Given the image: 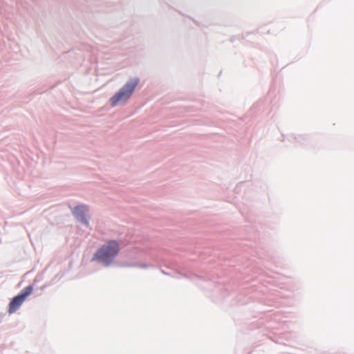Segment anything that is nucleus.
I'll return each instance as SVG.
<instances>
[{
	"mask_svg": "<svg viewBox=\"0 0 354 354\" xmlns=\"http://www.w3.org/2000/svg\"><path fill=\"white\" fill-rule=\"evenodd\" d=\"M120 252V243L118 241L111 240L101 246L93 256V261L99 260L109 264Z\"/></svg>",
	"mask_w": 354,
	"mask_h": 354,
	"instance_id": "f257e3e1",
	"label": "nucleus"
},
{
	"mask_svg": "<svg viewBox=\"0 0 354 354\" xmlns=\"http://www.w3.org/2000/svg\"><path fill=\"white\" fill-rule=\"evenodd\" d=\"M88 212V209L86 206H77L73 209V214L77 219L81 222L88 224V221L86 218V214Z\"/></svg>",
	"mask_w": 354,
	"mask_h": 354,
	"instance_id": "20e7f679",
	"label": "nucleus"
},
{
	"mask_svg": "<svg viewBox=\"0 0 354 354\" xmlns=\"http://www.w3.org/2000/svg\"><path fill=\"white\" fill-rule=\"evenodd\" d=\"M33 287L28 286L26 287L18 295L15 297L9 304L8 313L12 314L15 313L26 298L32 292Z\"/></svg>",
	"mask_w": 354,
	"mask_h": 354,
	"instance_id": "7ed1b4c3",
	"label": "nucleus"
},
{
	"mask_svg": "<svg viewBox=\"0 0 354 354\" xmlns=\"http://www.w3.org/2000/svg\"><path fill=\"white\" fill-rule=\"evenodd\" d=\"M138 82L136 80L127 82L117 93L110 100L111 105L115 106L120 102L127 100L134 91Z\"/></svg>",
	"mask_w": 354,
	"mask_h": 354,
	"instance_id": "f03ea898",
	"label": "nucleus"
}]
</instances>
